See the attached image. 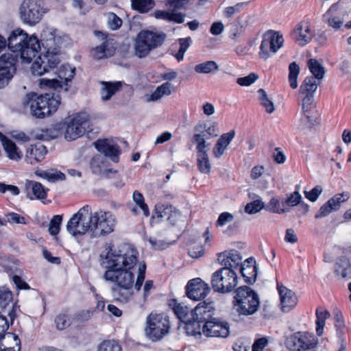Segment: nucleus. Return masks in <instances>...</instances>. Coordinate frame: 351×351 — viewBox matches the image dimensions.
Here are the masks:
<instances>
[{
    "instance_id": "412c9836",
    "label": "nucleus",
    "mask_w": 351,
    "mask_h": 351,
    "mask_svg": "<svg viewBox=\"0 0 351 351\" xmlns=\"http://www.w3.org/2000/svg\"><path fill=\"white\" fill-rule=\"evenodd\" d=\"M97 36H101L104 40L101 45L97 46L91 51L92 56L97 60L111 57L114 55L115 47L113 46L112 40L106 38V36L99 31H95Z\"/></svg>"
},
{
    "instance_id": "a878e982",
    "label": "nucleus",
    "mask_w": 351,
    "mask_h": 351,
    "mask_svg": "<svg viewBox=\"0 0 351 351\" xmlns=\"http://www.w3.org/2000/svg\"><path fill=\"white\" fill-rule=\"evenodd\" d=\"M317 344V340L313 335L304 334L295 337L293 339L294 350L307 351L313 350Z\"/></svg>"
},
{
    "instance_id": "aec40b11",
    "label": "nucleus",
    "mask_w": 351,
    "mask_h": 351,
    "mask_svg": "<svg viewBox=\"0 0 351 351\" xmlns=\"http://www.w3.org/2000/svg\"><path fill=\"white\" fill-rule=\"evenodd\" d=\"M349 198L350 194L348 192L336 194L320 207L315 217L319 219L328 216L332 211L337 210L341 204L346 202Z\"/></svg>"
},
{
    "instance_id": "c756f323",
    "label": "nucleus",
    "mask_w": 351,
    "mask_h": 351,
    "mask_svg": "<svg viewBox=\"0 0 351 351\" xmlns=\"http://www.w3.org/2000/svg\"><path fill=\"white\" fill-rule=\"evenodd\" d=\"M47 152V148L43 145H32L27 150L26 161L31 165H35L45 158Z\"/></svg>"
},
{
    "instance_id": "ddd939ff",
    "label": "nucleus",
    "mask_w": 351,
    "mask_h": 351,
    "mask_svg": "<svg viewBox=\"0 0 351 351\" xmlns=\"http://www.w3.org/2000/svg\"><path fill=\"white\" fill-rule=\"evenodd\" d=\"M12 300V292L5 287H0V338L5 334V332L9 327L6 315L3 314L6 312L7 308H9L7 315L11 321H13L16 316L14 307L10 306Z\"/></svg>"
},
{
    "instance_id": "69168bd1",
    "label": "nucleus",
    "mask_w": 351,
    "mask_h": 351,
    "mask_svg": "<svg viewBox=\"0 0 351 351\" xmlns=\"http://www.w3.org/2000/svg\"><path fill=\"white\" fill-rule=\"evenodd\" d=\"M258 76L254 73H251L248 75L243 77H239L237 80L238 84L242 86H248L252 84L257 79Z\"/></svg>"
},
{
    "instance_id": "473e14b6",
    "label": "nucleus",
    "mask_w": 351,
    "mask_h": 351,
    "mask_svg": "<svg viewBox=\"0 0 351 351\" xmlns=\"http://www.w3.org/2000/svg\"><path fill=\"white\" fill-rule=\"evenodd\" d=\"M181 322L186 324L185 329L188 335L197 336V334L200 332V328L199 325H197L195 308H188V312H186V315L182 316Z\"/></svg>"
},
{
    "instance_id": "39448f33",
    "label": "nucleus",
    "mask_w": 351,
    "mask_h": 351,
    "mask_svg": "<svg viewBox=\"0 0 351 351\" xmlns=\"http://www.w3.org/2000/svg\"><path fill=\"white\" fill-rule=\"evenodd\" d=\"M167 38L164 32L142 30L136 36L134 43L135 54L138 58L147 56L149 52L160 47Z\"/></svg>"
},
{
    "instance_id": "5fc2aeb1",
    "label": "nucleus",
    "mask_w": 351,
    "mask_h": 351,
    "mask_svg": "<svg viewBox=\"0 0 351 351\" xmlns=\"http://www.w3.org/2000/svg\"><path fill=\"white\" fill-rule=\"evenodd\" d=\"M302 200V196L298 191H294L291 193L289 196L282 202V205L285 207H293L298 205Z\"/></svg>"
},
{
    "instance_id": "4468645a",
    "label": "nucleus",
    "mask_w": 351,
    "mask_h": 351,
    "mask_svg": "<svg viewBox=\"0 0 351 351\" xmlns=\"http://www.w3.org/2000/svg\"><path fill=\"white\" fill-rule=\"evenodd\" d=\"M284 38L278 32L269 31L266 34L260 46L259 56L263 60L268 59L271 54L276 53L282 46Z\"/></svg>"
},
{
    "instance_id": "bf43d9fd",
    "label": "nucleus",
    "mask_w": 351,
    "mask_h": 351,
    "mask_svg": "<svg viewBox=\"0 0 351 351\" xmlns=\"http://www.w3.org/2000/svg\"><path fill=\"white\" fill-rule=\"evenodd\" d=\"M62 221V217L59 215H54L49 223V232L51 235H56L60 231Z\"/></svg>"
},
{
    "instance_id": "680f3d73",
    "label": "nucleus",
    "mask_w": 351,
    "mask_h": 351,
    "mask_svg": "<svg viewBox=\"0 0 351 351\" xmlns=\"http://www.w3.org/2000/svg\"><path fill=\"white\" fill-rule=\"evenodd\" d=\"M264 207V203L261 199L252 201L246 204L245 211L248 214H255Z\"/></svg>"
},
{
    "instance_id": "9b49d317",
    "label": "nucleus",
    "mask_w": 351,
    "mask_h": 351,
    "mask_svg": "<svg viewBox=\"0 0 351 351\" xmlns=\"http://www.w3.org/2000/svg\"><path fill=\"white\" fill-rule=\"evenodd\" d=\"M90 126V117L86 112H80L74 115L66 123L64 138L68 141L82 136Z\"/></svg>"
},
{
    "instance_id": "bb28decb",
    "label": "nucleus",
    "mask_w": 351,
    "mask_h": 351,
    "mask_svg": "<svg viewBox=\"0 0 351 351\" xmlns=\"http://www.w3.org/2000/svg\"><path fill=\"white\" fill-rule=\"evenodd\" d=\"M241 274L245 282L252 285L255 282L257 276V267L252 258L246 259L241 265Z\"/></svg>"
},
{
    "instance_id": "09e8293b",
    "label": "nucleus",
    "mask_w": 351,
    "mask_h": 351,
    "mask_svg": "<svg viewBox=\"0 0 351 351\" xmlns=\"http://www.w3.org/2000/svg\"><path fill=\"white\" fill-rule=\"evenodd\" d=\"M219 66L213 60L206 61L195 66L194 70L197 73H210L213 71H217Z\"/></svg>"
},
{
    "instance_id": "7c9ffc66",
    "label": "nucleus",
    "mask_w": 351,
    "mask_h": 351,
    "mask_svg": "<svg viewBox=\"0 0 351 351\" xmlns=\"http://www.w3.org/2000/svg\"><path fill=\"white\" fill-rule=\"evenodd\" d=\"M234 136L235 131L232 130L227 133L223 134L219 138L213 149V153L215 158H219L224 154Z\"/></svg>"
},
{
    "instance_id": "864d4df0",
    "label": "nucleus",
    "mask_w": 351,
    "mask_h": 351,
    "mask_svg": "<svg viewBox=\"0 0 351 351\" xmlns=\"http://www.w3.org/2000/svg\"><path fill=\"white\" fill-rule=\"evenodd\" d=\"M133 200L136 205L143 210V214L145 217L149 215V210L147 205L145 202L144 197L138 191H134L133 193Z\"/></svg>"
},
{
    "instance_id": "052dcab7",
    "label": "nucleus",
    "mask_w": 351,
    "mask_h": 351,
    "mask_svg": "<svg viewBox=\"0 0 351 351\" xmlns=\"http://www.w3.org/2000/svg\"><path fill=\"white\" fill-rule=\"evenodd\" d=\"M55 323L56 328L62 330L71 325V319L69 316L66 314H60L55 318Z\"/></svg>"
},
{
    "instance_id": "f03ea898",
    "label": "nucleus",
    "mask_w": 351,
    "mask_h": 351,
    "mask_svg": "<svg viewBox=\"0 0 351 351\" xmlns=\"http://www.w3.org/2000/svg\"><path fill=\"white\" fill-rule=\"evenodd\" d=\"M56 32L57 30L51 27H46L43 30L40 36L41 46L38 48V56L31 66L34 75H43L60 63L62 37L58 36Z\"/></svg>"
},
{
    "instance_id": "3c124183",
    "label": "nucleus",
    "mask_w": 351,
    "mask_h": 351,
    "mask_svg": "<svg viewBox=\"0 0 351 351\" xmlns=\"http://www.w3.org/2000/svg\"><path fill=\"white\" fill-rule=\"evenodd\" d=\"M266 209L271 213L278 214H282L290 211V209L288 207H285L282 205L280 206V201L275 197H272L270 199L266 206Z\"/></svg>"
},
{
    "instance_id": "423d86ee",
    "label": "nucleus",
    "mask_w": 351,
    "mask_h": 351,
    "mask_svg": "<svg viewBox=\"0 0 351 351\" xmlns=\"http://www.w3.org/2000/svg\"><path fill=\"white\" fill-rule=\"evenodd\" d=\"M171 326L169 316L163 313H151L146 319L145 334L152 341L162 339L169 332Z\"/></svg>"
},
{
    "instance_id": "49530a36",
    "label": "nucleus",
    "mask_w": 351,
    "mask_h": 351,
    "mask_svg": "<svg viewBox=\"0 0 351 351\" xmlns=\"http://www.w3.org/2000/svg\"><path fill=\"white\" fill-rule=\"evenodd\" d=\"M132 7L141 13H146L152 10L154 5V0H131Z\"/></svg>"
},
{
    "instance_id": "0e129e2a",
    "label": "nucleus",
    "mask_w": 351,
    "mask_h": 351,
    "mask_svg": "<svg viewBox=\"0 0 351 351\" xmlns=\"http://www.w3.org/2000/svg\"><path fill=\"white\" fill-rule=\"evenodd\" d=\"M40 176L52 182L64 180L65 179V175L59 171H56L54 172L44 171L40 174Z\"/></svg>"
},
{
    "instance_id": "603ef678",
    "label": "nucleus",
    "mask_w": 351,
    "mask_h": 351,
    "mask_svg": "<svg viewBox=\"0 0 351 351\" xmlns=\"http://www.w3.org/2000/svg\"><path fill=\"white\" fill-rule=\"evenodd\" d=\"M178 42L179 44V49L174 56L178 61H181L183 60L184 53L191 45V38L190 37L179 38Z\"/></svg>"
},
{
    "instance_id": "7ed1b4c3",
    "label": "nucleus",
    "mask_w": 351,
    "mask_h": 351,
    "mask_svg": "<svg viewBox=\"0 0 351 351\" xmlns=\"http://www.w3.org/2000/svg\"><path fill=\"white\" fill-rule=\"evenodd\" d=\"M7 45L12 51L20 53L23 60L29 63L38 53L40 42L36 36L29 37L23 30L15 29L8 37Z\"/></svg>"
},
{
    "instance_id": "a18cd8bd",
    "label": "nucleus",
    "mask_w": 351,
    "mask_h": 351,
    "mask_svg": "<svg viewBox=\"0 0 351 351\" xmlns=\"http://www.w3.org/2000/svg\"><path fill=\"white\" fill-rule=\"evenodd\" d=\"M314 101V95H304L302 99V113L306 118L308 122H313V115L311 110L313 109V104Z\"/></svg>"
},
{
    "instance_id": "a211bd4d",
    "label": "nucleus",
    "mask_w": 351,
    "mask_h": 351,
    "mask_svg": "<svg viewBox=\"0 0 351 351\" xmlns=\"http://www.w3.org/2000/svg\"><path fill=\"white\" fill-rule=\"evenodd\" d=\"M210 288L199 278L190 280L186 287V295L193 300L204 299L210 292Z\"/></svg>"
},
{
    "instance_id": "a19ab883",
    "label": "nucleus",
    "mask_w": 351,
    "mask_h": 351,
    "mask_svg": "<svg viewBox=\"0 0 351 351\" xmlns=\"http://www.w3.org/2000/svg\"><path fill=\"white\" fill-rule=\"evenodd\" d=\"M316 332L319 336L323 334L325 321L330 317V313L322 307H318L316 310Z\"/></svg>"
},
{
    "instance_id": "2f4dec72",
    "label": "nucleus",
    "mask_w": 351,
    "mask_h": 351,
    "mask_svg": "<svg viewBox=\"0 0 351 351\" xmlns=\"http://www.w3.org/2000/svg\"><path fill=\"white\" fill-rule=\"evenodd\" d=\"M218 129L215 125H211L208 127L205 126L203 131L193 136L194 141L197 143L196 148H199L203 146L204 149H206V147L209 146V143H206V139L218 136Z\"/></svg>"
},
{
    "instance_id": "6e6552de",
    "label": "nucleus",
    "mask_w": 351,
    "mask_h": 351,
    "mask_svg": "<svg viewBox=\"0 0 351 351\" xmlns=\"http://www.w3.org/2000/svg\"><path fill=\"white\" fill-rule=\"evenodd\" d=\"M92 218L91 208L86 205L71 217L66 224V230L73 237L84 235L88 232L90 234Z\"/></svg>"
},
{
    "instance_id": "6e6d98bb",
    "label": "nucleus",
    "mask_w": 351,
    "mask_h": 351,
    "mask_svg": "<svg viewBox=\"0 0 351 351\" xmlns=\"http://www.w3.org/2000/svg\"><path fill=\"white\" fill-rule=\"evenodd\" d=\"M169 306L172 308L175 315L180 321L182 319V316L186 315V312H188V306L178 303L175 300L169 303Z\"/></svg>"
},
{
    "instance_id": "13d9d810",
    "label": "nucleus",
    "mask_w": 351,
    "mask_h": 351,
    "mask_svg": "<svg viewBox=\"0 0 351 351\" xmlns=\"http://www.w3.org/2000/svg\"><path fill=\"white\" fill-rule=\"evenodd\" d=\"M335 325L337 328V335L339 338H341L343 332L346 330L345 324L343 319V316L339 310L335 311Z\"/></svg>"
},
{
    "instance_id": "c85d7f7f",
    "label": "nucleus",
    "mask_w": 351,
    "mask_h": 351,
    "mask_svg": "<svg viewBox=\"0 0 351 351\" xmlns=\"http://www.w3.org/2000/svg\"><path fill=\"white\" fill-rule=\"evenodd\" d=\"M21 341L12 332H7L0 338V351H20Z\"/></svg>"
},
{
    "instance_id": "f8f14e48",
    "label": "nucleus",
    "mask_w": 351,
    "mask_h": 351,
    "mask_svg": "<svg viewBox=\"0 0 351 351\" xmlns=\"http://www.w3.org/2000/svg\"><path fill=\"white\" fill-rule=\"evenodd\" d=\"M57 79L42 78L40 80L39 85L41 88H50L54 90L64 89L68 90L67 83L73 78L75 75V68H72L69 64L62 65L56 72Z\"/></svg>"
},
{
    "instance_id": "4c0bfd02",
    "label": "nucleus",
    "mask_w": 351,
    "mask_h": 351,
    "mask_svg": "<svg viewBox=\"0 0 351 351\" xmlns=\"http://www.w3.org/2000/svg\"><path fill=\"white\" fill-rule=\"evenodd\" d=\"M339 7V3H335L330 6L326 14L324 16L329 26L335 29H339L343 24V21L333 16Z\"/></svg>"
},
{
    "instance_id": "0eeeda50",
    "label": "nucleus",
    "mask_w": 351,
    "mask_h": 351,
    "mask_svg": "<svg viewBox=\"0 0 351 351\" xmlns=\"http://www.w3.org/2000/svg\"><path fill=\"white\" fill-rule=\"evenodd\" d=\"M235 293L234 300L239 314L250 315L258 311L260 305L259 297L252 288L241 286L237 289Z\"/></svg>"
},
{
    "instance_id": "c03bdc74",
    "label": "nucleus",
    "mask_w": 351,
    "mask_h": 351,
    "mask_svg": "<svg viewBox=\"0 0 351 351\" xmlns=\"http://www.w3.org/2000/svg\"><path fill=\"white\" fill-rule=\"evenodd\" d=\"M308 66L315 80H322L325 75L324 67L315 59H310L308 61Z\"/></svg>"
},
{
    "instance_id": "de8ad7c7",
    "label": "nucleus",
    "mask_w": 351,
    "mask_h": 351,
    "mask_svg": "<svg viewBox=\"0 0 351 351\" xmlns=\"http://www.w3.org/2000/svg\"><path fill=\"white\" fill-rule=\"evenodd\" d=\"M300 66L295 62H293L289 65V82L291 88L295 89L298 88V76L300 73Z\"/></svg>"
},
{
    "instance_id": "72a5a7b5",
    "label": "nucleus",
    "mask_w": 351,
    "mask_h": 351,
    "mask_svg": "<svg viewBox=\"0 0 351 351\" xmlns=\"http://www.w3.org/2000/svg\"><path fill=\"white\" fill-rule=\"evenodd\" d=\"M1 141L3 149L10 159L18 160L21 158L23 154L12 141L3 136Z\"/></svg>"
},
{
    "instance_id": "4d7b16f0",
    "label": "nucleus",
    "mask_w": 351,
    "mask_h": 351,
    "mask_svg": "<svg viewBox=\"0 0 351 351\" xmlns=\"http://www.w3.org/2000/svg\"><path fill=\"white\" fill-rule=\"evenodd\" d=\"M121 346L114 340L104 341L98 347V351H121Z\"/></svg>"
},
{
    "instance_id": "20e7f679",
    "label": "nucleus",
    "mask_w": 351,
    "mask_h": 351,
    "mask_svg": "<svg viewBox=\"0 0 351 351\" xmlns=\"http://www.w3.org/2000/svg\"><path fill=\"white\" fill-rule=\"evenodd\" d=\"M60 104V97L50 93L38 95L29 93L25 95L23 101L25 107L29 106L32 116L38 119H43L55 112Z\"/></svg>"
},
{
    "instance_id": "f257e3e1",
    "label": "nucleus",
    "mask_w": 351,
    "mask_h": 351,
    "mask_svg": "<svg viewBox=\"0 0 351 351\" xmlns=\"http://www.w3.org/2000/svg\"><path fill=\"white\" fill-rule=\"evenodd\" d=\"M138 254L137 250L129 244L121 245L114 250L110 248L101 262L107 269L104 278L114 285L134 287V274L132 269L137 263Z\"/></svg>"
},
{
    "instance_id": "774afa93",
    "label": "nucleus",
    "mask_w": 351,
    "mask_h": 351,
    "mask_svg": "<svg viewBox=\"0 0 351 351\" xmlns=\"http://www.w3.org/2000/svg\"><path fill=\"white\" fill-rule=\"evenodd\" d=\"M322 192V188L319 185L315 186L313 189H311L310 191H304V195L306 198H307L311 202H315L319 195Z\"/></svg>"
},
{
    "instance_id": "37998d69",
    "label": "nucleus",
    "mask_w": 351,
    "mask_h": 351,
    "mask_svg": "<svg viewBox=\"0 0 351 351\" xmlns=\"http://www.w3.org/2000/svg\"><path fill=\"white\" fill-rule=\"evenodd\" d=\"M172 86L170 82H165L158 86L156 89L152 93L148 101H156L161 99L163 96L170 95L171 94Z\"/></svg>"
},
{
    "instance_id": "b1692460",
    "label": "nucleus",
    "mask_w": 351,
    "mask_h": 351,
    "mask_svg": "<svg viewBox=\"0 0 351 351\" xmlns=\"http://www.w3.org/2000/svg\"><path fill=\"white\" fill-rule=\"evenodd\" d=\"M217 260L223 266L229 269H234L241 264V256L239 251L232 250L218 254Z\"/></svg>"
},
{
    "instance_id": "2eb2a0df",
    "label": "nucleus",
    "mask_w": 351,
    "mask_h": 351,
    "mask_svg": "<svg viewBox=\"0 0 351 351\" xmlns=\"http://www.w3.org/2000/svg\"><path fill=\"white\" fill-rule=\"evenodd\" d=\"M20 10L22 20L30 25L38 23L45 12L40 5L34 0H24Z\"/></svg>"
},
{
    "instance_id": "5701e85b",
    "label": "nucleus",
    "mask_w": 351,
    "mask_h": 351,
    "mask_svg": "<svg viewBox=\"0 0 351 351\" xmlns=\"http://www.w3.org/2000/svg\"><path fill=\"white\" fill-rule=\"evenodd\" d=\"M214 304L210 302H200L195 308V315H196L197 325L201 328L202 325L206 322L212 320L214 315Z\"/></svg>"
},
{
    "instance_id": "58836bf2",
    "label": "nucleus",
    "mask_w": 351,
    "mask_h": 351,
    "mask_svg": "<svg viewBox=\"0 0 351 351\" xmlns=\"http://www.w3.org/2000/svg\"><path fill=\"white\" fill-rule=\"evenodd\" d=\"M181 215L178 210L173 207L171 205H167L160 212L158 217H167V220L171 225H175L180 219Z\"/></svg>"
},
{
    "instance_id": "79ce46f5",
    "label": "nucleus",
    "mask_w": 351,
    "mask_h": 351,
    "mask_svg": "<svg viewBox=\"0 0 351 351\" xmlns=\"http://www.w3.org/2000/svg\"><path fill=\"white\" fill-rule=\"evenodd\" d=\"M317 88L316 80L313 76L306 77L300 87V93L304 95H314Z\"/></svg>"
},
{
    "instance_id": "4be33fe9",
    "label": "nucleus",
    "mask_w": 351,
    "mask_h": 351,
    "mask_svg": "<svg viewBox=\"0 0 351 351\" xmlns=\"http://www.w3.org/2000/svg\"><path fill=\"white\" fill-rule=\"evenodd\" d=\"M95 148L101 153L108 156L114 162H118L121 149L116 144H112L107 139H99L95 143Z\"/></svg>"
},
{
    "instance_id": "f3484780",
    "label": "nucleus",
    "mask_w": 351,
    "mask_h": 351,
    "mask_svg": "<svg viewBox=\"0 0 351 351\" xmlns=\"http://www.w3.org/2000/svg\"><path fill=\"white\" fill-rule=\"evenodd\" d=\"M17 57L12 53H4L0 56V88L5 86L12 78L16 69Z\"/></svg>"
},
{
    "instance_id": "e2e57ef3",
    "label": "nucleus",
    "mask_w": 351,
    "mask_h": 351,
    "mask_svg": "<svg viewBox=\"0 0 351 351\" xmlns=\"http://www.w3.org/2000/svg\"><path fill=\"white\" fill-rule=\"evenodd\" d=\"M108 25L112 30L119 29L122 25V20L113 12L108 14Z\"/></svg>"
},
{
    "instance_id": "e433bc0d",
    "label": "nucleus",
    "mask_w": 351,
    "mask_h": 351,
    "mask_svg": "<svg viewBox=\"0 0 351 351\" xmlns=\"http://www.w3.org/2000/svg\"><path fill=\"white\" fill-rule=\"evenodd\" d=\"M335 271L342 278H350L351 265L349 260L345 257L339 258L335 264Z\"/></svg>"
},
{
    "instance_id": "f704fd0d",
    "label": "nucleus",
    "mask_w": 351,
    "mask_h": 351,
    "mask_svg": "<svg viewBox=\"0 0 351 351\" xmlns=\"http://www.w3.org/2000/svg\"><path fill=\"white\" fill-rule=\"evenodd\" d=\"M25 187L27 194L32 193L36 199H43L47 197V190L38 182L27 180Z\"/></svg>"
},
{
    "instance_id": "ea45409f",
    "label": "nucleus",
    "mask_w": 351,
    "mask_h": 351,
    "mask_svg": "<svg viewBox=\"0 0 351 351\" xmlns=\"http://www.w3.org/2000/svg\"><path fill=\"white\" fill-rule=\"evenodd\" d=\"M103 85L104 86L101 90V96L104 101L109 100L122 86L121 82H120L114 83L103 82Z\"/></svg>"
},
{
    "instance_id": "338daca9",
    "label": "nucleus",
    "mask_w": 351,
    "mask_h": 351,
    "mask_svg": "<svg viewBox=\"0 0 351 351\" xmlns=\"http://www.w3.org/2000/svg\"><path fill=\"white\" fill-rule=\"evenodd\" d=\"M234 219V216L228 213V212H223L221 213L216 221V226H224L227 223L232 221Z\"/></svg>"
},
{
    "instance_id": "8fccbe9b",
    "label": "nucleus",
    "mask_w": 351,
    "mask_h": 351,
    "mask_svg": "<svg viewBox=\"0 0 351 351\" xmlns=\"http://www.w3.org/2000/svg\"><path fill=\"white\" fill-rule=\"evenodd\" d=\"M259 101L261 105L265 108L267 112L271 114L275 110L274 103L268 97L267 94L264 89L260 88L258 90Z\"/></svg>"
},
{
    "instance_id": "c9c22d12",
    "label": "nucleus",
    "mask_w": 351,
    "mask_h": 351,
    "mask_svg": "<svg viewBox=\"0 0 351 351\" xmlns=\"http://www.w3.org/2000/svg\"><path fill=\"white\" fill-rule=\"evenodd\" d=\"M197 167L201 173L208 174L210 172L211 165L209 161L206 149H204L203 146L197 148Z\"/></svg>"
},
{
    "instance_id": "393cba45",
    "label": "nucleus",
    "mask_w": 351,
    "mask_h": 351,
    "mask_svg": "<svg viewBox=\"0 0 351 351\" xmlns=\"http://www.w3.org/2000/svg\"><path fill=\"white\" fill-rule=\"evenodd\" d=\"M278 290L280 298L282 311L285 313L289 312L297 304V298L295 293L282 285H278Z\"/></svg>"
},
{
    "instance_id": "1a4fd4ad",
    "label": "nucleus",
    "mask_w": 351,
    "mask_h": 351,
    "mask_svg": "<svg viewBox=\"0 0 351 351\" xmlns=\"http://www.w3.org/2000/svg\"><path fill=\"white\" fill-rule=\"evenodd\" d=\"M210 284L215 292L230 293L238 284L237 274L233 269L226 267L220 268L212 274Z\"/></svg>"
},
{
    "instance_id": "cd10ccee",
    "label": "nucleus",
    "mask_w": 351,
    "mask_h": 351,
    "mask_svg": "<svg viewBox=\"0 0 351 351\" xmlns=\"http://www.w3.org/2000/svg\"><path fill=\"white\" fill-rule=\"evenodd\" d=\"M111 293L115 300L125 304L134 296L133 287L114 285L111 288Z\"/></svg>"
},
{
    "instance_id": "9d476101",
    "label": "nucleus",
    "mask_w": 351,
    "mask_h": 351,
    "mask_svg": "<svg viewBox=\"0 0 351 351\" xmlns=\"http://www.w3.org/2000/svg\"><path fill=\"white\" fill-rule=\"evenodd\" d=\"M116 219L110 213L99 210L93 213L90 237L99 238L106 236L114 230Z\"/></svg>"
},
{
    "instance_id": "dca6fc26",
    "label": "nucleus",
    "mask_w": 351,
    "mask_h": 351,
    "mask_svg": "<svg viewBox=\"0 0 351 351\" xmlns=\"http://www.w3.org/2000/svg\"><path fill=\"white\" fill-rule=\"evenodd\" d=\"M197 335H204L208 337H227L230 335V326L228 322L217 318L206 322L200 328Z\"/></svg>"
},
{
    "instance_id": "6ab92c4d",
    "label": "nucleus",
    "mask_w": 351,
    "mask_h": 351,
    "mask_svg": "<svg viewBox=\"0 0 351 351\" xmlns=\"http://www.w3.org/2000/svg\"><path fill=\"white\" fill-rule=\"evenodd\" d=\"M314 32L311 30L308 21H302L297 23L291 32V37L300 46H305L309 43Z\"/></svg>"
}]
</instances>
